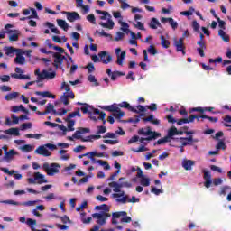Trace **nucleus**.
<instances>
[{"label": "nucleus", "instance_id": "f257e3e1", "mask_svg": "<svg viewBox=\"0 0 231 231\" xmlns=\"http://www.w3.org/2000/svg\"><path fill=\"white\" fill-rule=\"evenodd\" d=\"M86 133H91V130L89 128L79 127L73 134V138H75L76 140H81V142H91L92 140H100V138H102V135L100 134L88 135L87 136V138L80 136V134H86Z\"/></svg>", "mask_w": 231, "mask_h": 231}, {"label": "nucleus", "instance_id": "f03ea898", "mask_svg": "<svg viewBox=\"0 0 231 231\" xmlns=\"http://www.w3.org/2000/svg\"><path fill=\"white\" fill-rule=\"evenodd\" d=\"M96 14L102 15L100 16L101 21H106V19H107V23H99V25L102 26V28H107L108 30H113V28H115V22H113L111 14H109V12L97 9Z\"/></svg>", "mask_w": 231, "mask_h": 231}, {"label": "nucleus", "instance_id": "7ed1b4c3", "mask_svg": "<svg viewBox=\"0 0 231 231\" xmlns=\"http://www.w3.org/2000/svg\"><path fill=\"white\" fill-rule=\"evenodd\" d=\"M138 134L140 136H148L146 137V142H151L152 140H156L158 138H162V134L156 131H152L151 126H147L145 128H141L138 130Z\"/></svg>", "mask_w": 231, "mask_h": 231}, {"label": "nucleus", "instance_id": "20e7f679", "mask_svg": "<svg viewBox=\"0 0 231 231\" xmlns=\"http://www.w3.org/2000/svg\"><path fill=\"white\" fill-rule=\"evenodd\" d=\"M102 109L112 113V116L116 118V120H120V118H124V116H125V113L122 111L118 106H116V104L105 106L102 107Z\"/></svg>", "mask_w": 231, "mask_h": 231}, {"label": "nucleus", "instance_id": "39448f33", "mask_svg": "<svg viewBox=\"0 0 231 231\" xmlns=\"http://www.w3.org/2000/svg\"><path fill=\"white\" fill-rule=\"evenodd\" d=\"M121 218V223H131V217H127V212L125 211H118L112 213V225H118V220Z\"/></svg>", "mask_w": 231, "mask_h": 231}, {"label": "nucleus", "instance_id": "423d86ee", "mask_svg": "<svg viewBox=\"0 0 231 231\" xmlns=\"http://www.w3.org/2000/svg\"><path fill=\"white\" fill-rule=\"evenodd\" d=\"M92 217L94 219H97V225H99L100 226H104V225L107 223V219L111 217V214L106 213V212L94 213L92 214Z\"/></svg>", "mask_w": 231, "mask_h": 231}, {"label": "nucleus", "instance_id": "0eeeda50", "mask_svg": "<svg viewBox=\"0 0 231 231\" xmlns=\"http://www.w3.org/2000/svg\"><path fill=\"white\" fill-rule=\"evenodd\" d=\"M59 169H60V165L57 163H48L45 162L43 164V170L47 172L48 176H55V174H59Z\"/></svg>", "mask_w": 231, "mask_h": 231}, {"label": "nucleus", "instance_id": "6e6552de", "mask_svg": "<svg viewBox=\"0 0 231 231\" xmlns=\"http://www.w3.org/2000/svg\"><path fill=\"white\" fill-rule=\"evenodd\" d=\"M28 183L31 185H35L36 183L42 185V183H48V180H46L41 172H35L33 178L28 179Z\"/></svg>", "mask_w": 231, "mask_h": 231}, {"label": "nucleus", "instance_id": "1a4fd4ad", "mask_svg": "<svg viewBox=\"0 0 231 231\" xmlns=\"http://www.w3.org/2000/svg\"><path fill=\"white\" fill-rule=\"evenodd\" d=\"M0 203H4L5 205H15L16 207H20L23 205V207H33L35 203H38V200H29L27 202H17L14 200H2Z\"/></svg>", "mask_w": 231, "mask_h": 231}, {"label": "nucleus", "instance_id": "9d476101", "mask_svg": "<svg viewBox=\"0 0 231 231\" xmlns=\"http://www.w3.org/2000/svg\"><path fill=\"white\" fill-rule=\"evenodd\" d=\"M52 57L54 59L53 67L56 69L60 68V66H62L64 60H68V58H66V56H64L59 52H53Z\"/></svg>", "mask_w": 231, "mask_h": 231}, {"label": "nucleus", "instance_id": "9b49d317", "mask_svg": "<svg viewBox=\"0 0 231 231\" xmlns=\"http://www.w3.org/2000/svg\"><path fill=\"white\" fill-rule=\"evenodd\" d=\"M15 73H12L11 77L12 79H18L19 80H30V76L29 75H23L24 73V70L21 69L20 67H16L14 69Z\"/></svg>", "mask_w": 231, "mask_h": 231}, {"label": "nucleus", "instance_id": "f8f14e48", "mask_svg": "<svg viewBox=\"0 0 231 231\" xmlns=\"http://www.w3.org/2000/svg\"><path fill=\"white\" fill-rule=\"evenodd\" d=\"M98 57L100 59L99 61L103 62V64H109V62H112L113 60V56L108 54L106 51L99 52Z\"/></svg>", "mask_w": 231, "mask_h": 231}, {"label": "nucleus", "instance_id": "ddd939ff", "mask_svg": "<svg viewBox=\"0 0 231 231\" xmlns=\"http://www.w3.org/2000/svg\"><path fill=\"white\" fill-rule=\"evenodd\" d=\"M23 55H24V51H23L21 49L16 54L14 64H19L20 66H24V64H26V58H24Z\"/></svg>", "mask_w": 231, "mask_h": 231}, {"label": "nucleus", "instance_id": "4468645a", "mask_svg": "<svg viewBox=\"0 0 231 231\" xmlns=\"http://www.w3.org/2000/svg\"><path fill=\"white\" fill-rule=\"evenodd\" d=\"M62 14L64 15H67V19L68 21H69V23H75V21H77L78 19H80V15H79V13L77 12L63 11Z\"/></svg>", "mask_w": 231, "mask_h": 231}, {"label": "nucleus", "instance_id": "2eb2a0df", "mask_svg": "<svg viewBox=\"0 0 231 231\" xmlns=\"http://www.w3.org/2000/svg\"><path fill=\"white\" fill-rule=\"evenodd\" d=\"M116 55L117 57V64L119 66L124 65V59H125V51H122V49L116 48Z\"/></svg>", "mask_w": 231, "mask_h": 231}, {"label": "nucleus", "instance_id": "dca6fc26", "mask_svg": "<svg viewBox=\"0 0 231 231\" xmlns=\"http://www.w3.org/2000/svg\"><path fill=\"white\" fill-rule=\"evenodd\" d=\"M36 154H40V156H45V157H48V156H51V152H50V151L48 149H46L45 146H39L35 152H34Z\"/></svg>", "mask_w": 231, "mask_h": 231}, {"label": "nucleus", "instance_id": "f3484780", "mask_svg": "<svg viewBox=\"0 0 231 231\" xmlns=\"http://www.w3.org/2000/svg\"><path fill=\"white\" fill-rule=\"evenodd\" d=\"M161 23H169V24H170V26H171L172 30L178 29V22L174 21L173 18L162 17L161 19Z\"/></svg>", "mask_w": 231, "mask_h": 231}, {"label": "nucleus", "instance_id": "a211bd4d", "mask_svg": "<svg viewBox=\"0 0 231 231\" xmlns=\"http://www.w3.org/2000/svg\"><path fill=\"white\" fill-rule=\"evenodd\" d=\"M4 50L7 57H14L15 53L17 54L18 51H21V49H16L14 47H5Z\"/></svg>", "mask_w": 231, "mask_h": 231}, {"label": "nucleus", "instance_id": "6ab92c4d", "mask_svg": "<svg viewBox=\"0 0 231 231\" xmlns=\"http://www.w3.org/2000/svg\"><path fill=\"white\" fill-rule=\"evenodd\" d=\"M174 46L178 52L183 51V50H185V45L183 44V38H180L179 41H175Z\"/></svg>", "mask_w": 231, "mask_h": 231}, {"label": "nucleus", "instance_id": "aec40b11", "mask_svg": "<svg viewBox=\"0 0 231 231\" xmlns=\"http://www.w3.org/2000/svg\"><path fill=\"white\" fill-rule=\"evenodd\" d=\"M143 122H150L153 125H160V120L154 118V115H151L148 117H143Z\"/></svg>", "mask_w": 231, "mask_h": 231}, {"label": "nucleus", "instance_id": "412c9836", "mask_svg": "<svg viewBox=\"0 0 231 231\" xmlns=\"http://www.w3.org/2000/svg\"><path fill=\"white\" fill-rule=\"evenodd\" d=\"M35 95H37L38 97H43V98H55V95L50 93V91H36Z\"/></svg>", "mask_w": 231, "mask_h": 231}, {"label": "nucleus", "instance_id": "4be33fe9", "mask_svg": "<svg viewBox=\"0 0 231 231\" xmlns=\"http://www.w3.org/2000/svg\"><path fill=\"white\" fill-rule=\"evenodd\" d=\"M194 165V161L192 160H186L182 162V167L185 171H192V166Z\"/></svg>", "mask_w": 231, "mask_h": 231}, {"label": "nucleus", "instance_id": "5701e85b", "mask_svg": "<svg viewBox=\"0 0 231 231\" xmlns=\"http://www.w3.org/2000/svg\"><path fill=\"white\" fill-rule=\"evenodd\" d=\"M109 187H112L114 192H122V184L116 181H112L109 183Z\"/></svg>", "mask_w": 231, "mask_h": 231}, {"label": "nucleus", "instance_id": "b1692460", "mask_svg": "<svg viewBox=\"0 0 231 231\" xmlns=\"http://www.w3.org/2000/svg\"><path fill=\"white\" fill-rule=\"evenodd\" d=\"M75 116H78V118H82V115L80 114V108H77L76 111L69 113L67 116V119L72 120L71 118H75Z\"/></svg>", "mask_w": 231, "mask_h": 231}, {"label": "nucleus", "instance_id": "393cba45", "mask_svg": "<svg viewBox=\"0 0 231 231\" xmlns=\"http://www.w3.org/2000/svg\"><path fill=\"white\" fill-rule=\"evenodd\" d=\"M17 152L14 149L9 150L8 152H6L4 155V160H12L14 158V156H16Z\"/></svg>", "mask_w": 231, "mask_h": 231}, {"label": "nucleus", "instance_id": "a878e982", "mask_svg": "<svg viewBox=\"0 0 231 231\" xmlns=\"http://www.w3.org/2000/svg\"><path fill=\"white\" fill-rule=\"evenodd\" d=\"M92 106L88 105V103H84V106L79 108V111H82L84 115H92Z\"/></svg>", "mask_w": 231, "mask_h": 231}, {"label": "nucleus", "instance_id": "bb28decb", "mask_svg": "<svg viewBox=\"0 0 231 231\" xmlns=\"http://www.w3.org/2000/svg\"><path fill=\"white\" fill-rule=\"evenodd\" d=\"M57 23H58V26H60V28L64 30V32H68V28H69V25L68 24V23H66L65 20L57 19Z\"/></svg>", "mask_w": 231, "mask_h": 231}, {"label": "nucleus", "instance_id": "cd10ccee", "mask_svg": "<svg viewBox=\"0 0 231 231\" xmlns=\"http://www.w3.org/2000/svg\"><path fill=\"white\" fill-rule=\"evenodd\" d=\"M45 26H48V28H50L51 32L52 33H56V35H60V31H59V29H57L55 27V24L50 23V22H47L45 23Z\"/></svg>", "mask_w": 231, "mask_h": 231}, {"label": "nucleus", "instance_id": "c85d7f7f", "mask_svg": "<svg viewBox=\"0 0 231 231\" xmlns=\"http://www.w3.org/2000/svg\"><path fill=\"white\" fill-rule=\"evenodd\" d=\"M95 210H102L101 212H105L106 214H108L109 210H111V208L107 206V204H103L100 206H96Z\"/></svg>", "mask_w": 231, "mask_h": 231}, {"label": "nucleus", "instance_id": "c756f323", "mask_svg": "<svg viewBox=\"0 0 231 231\" xmlns=\"http://www.w3.org/2000/svg\"><path fill=\"white\" fill-rule=\"evenodd\" d=\"M149 26L150 28H152V30H157L158 26H162V23H160V21H158V19L152 18Z\"/></svg>", "mask_w": 231, "mask_h": 231}, {"label": "nucleus", "instance_id": "7c9ffc66", "mask_svg": "<svg viewBox=\"0 0 231 231\" xmlns=\"http://www.w3.org/2000/svg\"><path fill=\"white\" fill-rule=\"evenodd\" d=\"M218 35L219 37H221L222 41H224L225 42H230V36L226 35V32H225L223 29H220L218 31Z\"/></svg>", "mask_w": 231, "mask_h": 231}, {"label": "nucleus", "instance_id": "2f4dec72", "mask_svg": "<svg viewBox=\"0 0 231 231\" xmlns=\"http://www.w3.org/2000/svg\"><path fill=\"white\" fill-rule=\"evenodd\" d=\"M5 134H13L14 136H19V128H9L5 131Z\"/></svg>", "mask_w": 231, "mask_h": 231}, {"label": "nucleus", "instance_id": "473e14b6", "mask_svg": "<svg viewBox=\"0 0 231 231\" xmlns=\"http://www.w3.org/2000/svg\"><path fill=\"white\" fill-rule=\"evenodd\" d=\"M119 107H124L125 109H128V111H135L134 106H132L127 101H124L120 104H118Z\"/></svg>", "mask_w": 231, "mask_h": 231}, {"label": "nucleus", "instance_id": "72a5a7b5", "mask_svg": "<svg viewBox=\"0 0 231 231\" xmlns=\"http://www.w3.org/2000/svg\"><path fill=\"white\" fill-rule=\"evenodd\" d=\"M118 23L122 26L121 27L122 32H125V33H129V32H131V30H129V23L125 22H122V20H119Z\"/></svg>", "mask_w": 231, "mask_h": 231}, {"label": "nucleus", "instance_id": "f704fd0d", "mask_svg": "<svg viewBox=\"0 0 231 231\" xmlns=\"http://www.w3.org/2000/svg\"><path fill=\"white\" fill-rule=\"evenodd\" d=\"M177 130H178V128H176L175 126L171 127L168 131V134L166 135L168 137V139L171 140V138H172V136H177Z\"/></svg>", "mask_w": 231, "mask_h": 231}, {"label": "nucleus", "instance_id": "c9c22d12", "mask_svg": "<svg viewBox=\"0 0 231 231\" xmlns=\"http://www.w3.org/2000/svg\"><path fill=\"white\" fill-rule=\"evenodd\" d=\"M19 97V92L9 93L5 96V100L10 102L11 100H15Z\"/></svg>", "mask_w": 231, "mask_h": 231}, {"label": "nucleus", "instance_id": "e433bc0d", "mask_svg": "<svg viewBox=\"0 0 231 231\" xmlns=\"http://www.w3.org/2000/svg\"><path fill=\"white\" fill-rule=\"evenodd\" d=\"M161 39V45L162 46V48H169V46H171V42H169V40L165 39V36L161 35L160 37Z\"/></svg>", "mask_w": 231, "mask_h": 231}, {"label": "nucleus", "instance_id": "4c0bfd02", "mask_svg": "<svg viewBox=\"0 0 231 231\" xmlns=\"http://www.w3.org/2000/svg\"><path fill=\"white\" fill-rule=\"evenodd\" d=\"M66 122H67L68 131H75V128H74L75 127V120L66 118Z\"/></svg>", "mask_w": 231, "mask_h": 231}, {"label": "nucleus", "instance_id": "58836bf2", "mask_svg": "<svg viewBox=\"0 0 231 231\" xmlns=\"http://www.w3.org/2000/svg\"><path fill=\"white\" fill-rule=\"evenodd\" d=\"M180 140H184V141L188 142V143H189V145H192L193 142L195 143H197V142H199V140L194 139V137L192 135H190L189 137H180Z\"/></svg>", "mask_w": 231, "mask_h": 231}, {"label": "nucleus", "instance_id": "ea45409f", "mask_svg": "<svg viewBox=\"0 0 231 231\" xmlns=\"http://www.w3.org/2000/svg\"><path fill=\"white\" fill-rule=\"evenodd\" d=\"M125 75V73L122 72V71H114L112 73V75L110 76L111 80H116V79H118V77H124Z\"/></svg>", "mask_w": 231, "mask_h": 231}, {"label": "nucleus", "instance_id": "a19ab883", "mask_svg": "<svg viewBox=\"0 0 231 231\" xmlns=\"http://www.w3.org/2000/svg\"><path fill=\"white\" fill-rule=\"evenodd\" d=\"M0 171L2 172H5V174H8L9 176H14L15 174H17V171L15 170H8V168H0Z\"/></svg>", "mask_w": 231, "mask_h": 231}, {"label": "nucleus", "instance_id": "79ce46f5", "mask_svg": "<svg viewBox=\"0 0 231 231\" xmlns=\"http://www.w3.org/2000/svg\"><path fill=\"white\" fill-rule=\"evenodd\" d=\"M171 142V140L169 139V137L166 135L164 136L163 138L162 139H159L155 143L154 145H163V143H167Z\"/></svg>", "mask_w": 231, "mask_h": 231}, {"label": "nucleus", "instance_id": "37998d69", "mask_svg": "<svg viewBox=\"0 0 231 231\" xmlns=\"http://www.w3.org/2000/svg\"><path fill=\"white\" fill-rule=\"evenodd\" d=\"M97 163L104 167L105 171H109V169H111V166L106 161L97 160Z\"/></svg>", "mask_w": 231, "mask_h": 231}, {"label": "nucleus", "instance_id": "c03bdc74", "mask_svg": "<svg viewBox=\"0 0 231 231\" xmlns=\"http://www.w3.org/2000/svg\"><path fill=\"white\" fill-rule=\"evenodd\" d=\"M97 163L104 167L105 171H109V169H111V166L106 161L97 160Z\"/></svg>", "mask_w": 231, "mask_h": 231}, {"label": "nucleus", "instance_id": "a18cd8bd", "mask_svg": "<svg viewBox=\"0 0 231 231\" xmlns=\"http://www.w3.org/2000/svg\"><path fill=\"white\" fill-rule=\"evenodd\" d=\"M141 185H143V187H149V185H151V179L145 176L141 178Z\"/></svg>", "mask_w": 231, "mask_h": 231}, {"label": "nucleus", "instance_id": "49530a36", "mask_svg": "<svg viewBox=\"0 0 231 231\" xmlns=\"http://www.w3.org/2000/svg\"><path fill=\"white\" fill-rule=\"evenodd\" d=\"M217 21L219 28H221L220 30H226V23L225 21L221 20L219 17H217Z\"/></svg>", "mask_w": 231, "mask_h": 231}, {"label": "nucleus", "instance_id": "de8ad7c7", "mask_svg": "<svg viewBox=\"0 0 231 231\" xmlns=\"http://www.w3.org/2000/svg\"><path fill=\"white\" fill-rule=\"evenodd\" d=\"M199 118H204L206 120H209V122H212L213 124H216V122H217V120H219L217 117H210L208 116H199Z\"/></svg>", "mask_w": 231, "mask_h": 231}, {"label": "nucleus", "instance_id": "09e8293b", "mask_svg": "<svg viewBox=\"0 0 231 231\" xmlns=\"http://www.w3.org/2000/svg\"><path fill=\"white\" fill-rule=\"evenodd\" d=\"M145 107L142 105H138L136 106V108H134V111H132V113H136V114H140V113H145Z\"/></svg>", "mask_w": 231, "mask_h": 231}, {"label": "nucleus", "instance_id": "8fccbe9b", "mask_svg": "<svg viewBox=\"0 0 231 231\" xmlns=\"http://www.w3.org/2000/svg\"><path fill=\"white\" fill-rule=\"evenodd\" d=\"M227 190H231V187L230 186H223L220 189V196H226V191Z\"/></svg>", "mask_w": 231, "mask_h": 231}, {"label": "nucleus", "instance_id": "3c124183", "mask_svg": "<svg viewBox=\"0 0 231 231\" xmlns=\"http://www.w3.org/2000/svg\"><path fill=\"white\" fill-rule=\"evenodd\" d=\"M39 80H44V79H48V71L42 70L41 73L38 74Z\"/></svg>", "mask_w": 231, "mask_h": 231}, {"label": "nucleus", "instance_id": "603ef678", "mask_svg": "<svg viewBox=\"0 0 231 231\" xmlns=\"http://www.w3.org/2000/svg\"><path fill=\"white\" fill-rule=\"evenodd\" d=\"M148 53H150V55H156L158 53V50H156L154 45H150L148 48Z\"/></svg>", "mask_w": 231, "mask_h": 231}, {"label": "nucleus", "instance_id": "864d4df0", "mask_svg": "<svg viewBox=\"0 0 231 231\" xmlns=\"http://www.w3.org/2000/svg\"><path fill=\"white\" fill-rule=\"evenodd\" d=\"M68 97H66V94H63L60 97V100L64 104V106H69V100H68Z\"/></svg>", "mask_w": 231, "mask_h": 231}, {"label": "nucleus", "instance_id": "5fc2aeb1", "mask_svg": "<svg viewBox=\"0 0 231 231\" xmlns=\"http://www.w3.org/2000/svg\"><path fill=\"white\" fill-rule=\"evenodd\" d=\"M87 21H88L92 24H97V18H95V14H88L87 16Z\"/></svg>", "mask_w": 231, "mask_h": 231}, {"label": "nucleus", "instance_id": "6e6d98bb", "mask_svg": "<svg viewBox=\"0 0 231 231\" xmlns=\"http://www.w3.org/2000/svg\"><path fill=\"white\" fill-rule=\"evenodd\" d=\"M60 89H61V90H65L66 92L71 91V88H70L69 85L68 83H66L65 81L61 83Z\"/></svg>", "mask_w": 231, "mask_h": 231}, {"label": "nucleus", "instance_id": "4d7b16f0", "mask_svg": "<svg viewBox=\"0 0 231 231\" xmlns=\"http://www.w3.org/2000/svg\"><path fill=\"white\" fill-rule=\"evenodd\" d=\"M128 199H129V196L125 195V196H124L123 198H121V199H116V202H117V203L125 204V203H127Z\"/></svg>", "mask_w": 231, "mask_h": 231}, {"label": "nucleus", "instance_id": "13d9d810", "mask_svg": "<svg viewBox=\"0 0 231 231\" xmlns=\"http://www.w3.org/2000/svg\"><path fill=\"white\" fill-rule=\"evenodd\" d=\"M88 81L89 82H94L95 86H100V83H98V80H97V78H95L94 75H89L88 76Z\"/></svg>", "mask_w": 231, "mask_h": 231}, {"label": "nucleus", "instance_id": "bf43d9fd", "mask_svg": "<svg viewBox=\"0 0 231 231\" xmlns=\"http://www.w3.org/2000/svg\"><path fill=\"white\" fill-rule=\"evenodd\" d=\"M26 129H32V123H24L21 125L22 131H26Z\"/></svg>", "mask_w": 231, "mask_h": 231}, {"label": "nucleus", "instance_id": "052dcab7", "mask_svg": "<svg viewBox=\"0 0 231 231\" xmlns=\"http://www.w3.org/2000/svg\"><path fill=\"white\" fill-rule=\"evenodd\" d=\"M192 28L195 32H197L198 33H199V23H198V21L194 20L192 22Z\"/></svg>", "mask_w": 231, "mask_h": 231}, {"label": "nucleus", "instance_id": "680f3d73", "mask_svg": "<svg viewBox=\"0 0 231 231\" xmlns=\"http://www.w3.org/2000/svg\"><path fill=\"white\" fill-rule=\"evenodd\" d=\"M54 108H55V106L51 103H49L45 108L47 115H50V113H51Z\"/></svg>", "mask_w": 231, "mask_h": 231}, {"label": "nucleus", "instance_id": "e2e57ef3", "mask_svg": "<svg viewBox=\"0 0 231 231\" xmlns=\"http://www.w3.org/2000/svg\"><path fill=\"white\" fill-rule=\"evenodd\" d=\"M166 120H168L169 124H176L177 120L174 118L172 115H168L166 116Z\"/></svg>", "mask_w": 231, "mask_h": 231}, {"label": "nucleus", "instance_id": "0e129e2a", "mask_svg": "<svg viewBox=\"0 0 231 231\" xmlns=\"http://www.w3.org/2000/svg\"><path fill=\"white\" fill-rule=\"evenodd\" d=\"M216 147L217 149H223V151H225V149H226V144H225L224 141H219Z\"/></svg>", "mask_w": 231, "mask_h": 231}, {"label": "nucleus", "instance_id": "69168bd1", "mask_svg": "<svg viewBox=\"0 0 231 231\" xmlns=\"http://www.w3.org/2000/svg\"><path fill=\"white\" fill-rule=\"evenodd\" d=\"M124 32H116V36L115 38V41L118 42V41H122L124 39Z\"/></svg>", "mask_w": 231, "mask_h": 231}, {"label": "nucleus", "instance_id": "338daca9", "mask_svg": "<svg viewBox=\"0 0 231 231\" xmlns=\"http://www.w3.org/2000/svg\"><path fill=\"white\" fill-rule=\"evenodd\" d=\"M86 68L88 70V73H93V71L96 69L93 63H88Z\"/></svg>", "mask_w": 231, "mask_h": 231}, {"label": "nucleus", "instance_id": "774afa93", "mask_svg": "<svg viewBox=\"0 0 231 231\" xmlns=\"http://www.w3.org/2000/svg\"><path fill=\"white\" fill-rule=\"evenodd\" d=\"M1 82H10V77L8 75L0 76Z\"/></svg>", "mask_w": 231, "mask_h": 231}]
</instances>
